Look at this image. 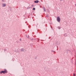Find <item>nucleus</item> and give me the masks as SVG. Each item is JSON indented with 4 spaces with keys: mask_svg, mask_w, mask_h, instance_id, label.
<instances>
[{
    "mask_svg": "<svg viewBox=\"0 0 76 76\" xmlns=\"http://www.w3.org/2000/svg\"><path fill=\"white\" fill-rule=\"evenodd\" d=\"M2 73H4V74H5L6 73H7V71L6 70V69H4V71H2L1 72H0V74H2Z\"/></svg>",
    "mask_w": 76,
    "mask_h": 76,
    "instance_id": "nucleus-1",
    "label": "nucleus"
},
{
    "mask_svg": "<svg viewBox=\"0 0 76 76\" xmlns=\"http://www.w3.org/2000/svg\"><path fill=\"white\" fill-rule=\"evenodd\" d=\"M56 20L58 22H60V17H58L57 18Z\"/></svg>",
    "mask_w": 76,
    "mask_h": 76,
    "instance_id": "nucleus-2",
    "label": "nucleus"
},
{
    "mask_svg": "<svg viewBox=\"0 0 76 76\" xmlns=\"http://www.w3.org/2000/svg\"><path fill=\"white\" fill-rule=\"evenodd\" d=\"M20 51H21V52H22L23 51L24 52H26V50H25V49H21L20 50Z\"/></svg>",
    "mask_w": 76,
    "mask_h": 76,
    "instance_id": "nucleus-3",
    "label": "nucleus"
},
{
    "mask_svg": "<svg viewBox=\"0 0 76 76\" xmlns=\"http://www.w3.org/2000/svg\"><path fill=\"white\" fill-rule=\"evenodd\" d=\"M2 7H5V6H6V4H4V3H2Z\"/></svg>",
    "mask_w": 76,
    "mask_h": 76,
    "instance_id": "nucleus-4",
    "label": "nucleus"
},
{
    "mask_svg": "<svg viewBox=\"0 0 76 76\" xmlns=\"http://www.w3.org/2000/svg\"><path fill=\"white\" fill-rule=\"evenodd\" d=\"M34 3H38L39 2V1L37 0L35 1H34Z\"/></svg>",
    "mask_w": 76,
    "mask_h": 76,
    "instance_id": "nucleus-5",
    "label": "nucleus"
},
{
    "mask_svg": "<svg viewBox=\"0 0 76 76\" xmlns=\"http://www.w3.org/2000/svg\"><path fill=\"white\" fill-rule=\"evenodd\" d=\"M64 36L65 37H67V35L66 34H64Z\"/></svg>",
    "mask_w": 76,
    "mask_h": 76,
    "instance_id": "nucleus-6",
    "label": "nucleus"
},
{
    "mask_svg": "<svg viewBox=\"0 0 76 76\" xmlns=\"http://www.w3.org/2000/svg\"><path fill=\"white\" fill-rule=\"evenodd\" d=\"M43 9L44 10V11H45V7H43Z\"/></svg>",
    "mask_w": 76,
    "mask_h": 76,
    "instance_id": "nucleus-7",
    "label": "nucleus"
},
{
    "mask_svg": "<svg viewBox=\"0 0 76 76\" xmlns=\"http://www.w3.org/2000/svg\"><path fill=\"white\" fill-rule=\"evenodd\" d=\"M9 10H12V8H11V7H9Z\"/></svg>",
    "mask_w": 76,
    "mask_h": 76,
    "instance_id": "nucleus-8",
    "label": "nucleus"
},
{
    "mask_svg": "<svg viewBox=\"0 0 76 76\" xmlns=\"http://www.w3.org/2000/svg\"><path fill=\"white\" fill-rule=\"evenodd\" d=\"M58 29H60L61 28L60 27H59V26H58Z\"/></svg>",
    "mask_w": 76,
    "mask_h": 76,
    "instance_id": "nucleus-9",
    "label": "nucleus"
},
{
    "mask_svg": "<svg viewBox=\"0 0 76 76\" xmlns=\"http://www.w3.org/2000/svg\"><path fill=\"white\" fill-rule=\"evenodd\" d=\"M51 52H52V53H53H53H55V51H54V50H52L51 51Z\"/></svg>",
    "mask_w": 76,
    "mask_h": 76,
    "instance_id": "nucleus-10",
    "label": "nucleus"
},
{
    "mask_svg": "<svg viewBox=\"0 0 76 76\" xmlns=\"http://www.w3.org/2000/svg\"><path fill=\"white\" fill-rule=\"evenodd\" d=\"M2 1L3 2H5V1L4 0H2Z\"/></svg>",
    "mask_w": 76,
    "mask_h": 76,
    "instance_id": "nucleus-11",
    "label": "nucleus"
},
{
    "mask_svg": "<svg viewBox=\"0 0 76 76\" xmlns=\"http://www.w3.org/2000/svg\"><path fill=\"white\" fill-rule=\"evenodd\" d=\"M33 10H35V8H33Z\"/></svg>",
    "mask_w": 76,
    "mask_h": 76,
    "instance_id": "nucleus-12",
    "label": "nucleus"
},
{
    "mask_svg": "<svg viewBox=\"0 0 76 76\" xmlns=\"http://www.w3.org/2000/svg\"><path fill=\"white\" fill-rule=\"evenodd\" d=\"M26 37H27V38L29 37V36H28V37L27 36V35H26Z\"/></svg>",
    "mask_w": 76,
    "mask_h": 76,
    "instance_id": "nucleus-13",
    "label": "nucleus"
},
{
    "mask_svg": "<svg viewBox=\"0 0 76 76\" xmlns=\"http://www.w3.org/2000/svg\"><path fill=\"white\" fill-rule=\"evenodd\" d=\"M73 76H75V74H73Z\"/></svg>",
    "mask_w": 76,
    "mask_h": 76,
    "instance_id": "nucleus-14",
    "label": "nucleus"
},
{
    "mask_svg": "<svg viewBox=\"0 0 76 76\" xmlns=\"http://www.w3.org/2000/svg\"><path fill=\"white\" fill-rule=\"evenodd\" d=\"M31 6H32V7H34V5H31Z\"/></svg>",
    "mask_w": 76,
    "mask_h": 76,
    "instance_id": "nucleus-15",
    "label": "nucleus"
},
{
    "mask_svg": "<svg viewBox=\"0 0 76 76\" xmlns=\"http://www.w3.org/2000/svg\"><path fill=\"white\" fill-rule=\"evenodd\" d=\"M15 51V52H16V53H18V51H17V52L16 51V50Z\"/></svg>",
    "mask_w": 76,
    "mask_h": 76,
    "instance_id": "nucleus-16",
    "label": "nucleus"
},
{
    "mask_svg": "<svg viewBox=\"0 0 76 76\" xmlns=\"http://www.w3.org/2000/svg\"><path fill=\"white\" fill-rule=\"evenodd\" d=\"M20 41H21V39H20Z\"/></svg>",
    "mask_w": 76,
    "mask_h": 76,
    "instance_id": "nucleus-17",
    "label": "nucleus"
},
{
    "mask_svg": "<svg viewBox=\"0 0 76 76\" xmlns=\"http://www.w3.org/2000/svg\"><path fill=\"white\" fill-rule=\"evenodd\" d=\"M75 6L76 7V4H75Z\"/></svg>",
    "mask_w": 76,
    "mask_h": 76,
    "instance_id": "nucleus-18",
    "label": "nucleus"
},
{
    "mask_svg": "<svg viewBox=\"0 0 76 76\" xmlns=\"http://www.w3.org/2000/svg\"><path fill=\"white\" fill-rule=\"evenodd\" d=\"M4 51H6V49H4Z\"/></svg>",
    "mask_w": 76,
    "mask_h": 76,
    "instance_id": "nucleus-19",
    "label": "nucleus"
},
{
    "mask_svg": "<svg viewBox=\"0 0 76 76\" xmlns=\"http://www.w3.org/2000/svg\"><path fill=\"white\" fill-rule=\"evenodd\" d=\"M61 1H62V0H60Z\"/></svg>",
    "mask_w": 76,
    "mask_h": 76,
    "instance_id": "nucleus-20",
    "label": "nucleus"
},
{
    "mask_svg": "<svg viewBox=\"0 0 76 76\" xmlns=\"http://www.w3.org/2000/svg\"><path fill=\"white\" fill-rule=\"evenodd\" d=\"M31 40H32V39Z\"/></svg>",
    "mask_w": 76,
    "mask_h": 76,
    "instance_id": "nucleus-21",
    "label": "nucleus"
}]
</instances>
